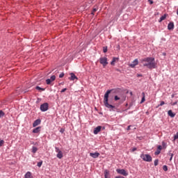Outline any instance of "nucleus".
I'll return each mask as SVG.
<instances>
[{
  "label": "nucleus",
  "instance_id": "nucleus-43",
  "mask_svg": "<svg viewBox=\"0 0 178 178\" xmlns=\"http://www.w3.org/2000/svg\"><path fill=\"white\" fill-rule=\"evenodd\" d=\"M130 127H131V125L128 126L127 130H130Z\"/></svg>",
  "mask_w": 178,
  "mask_h": 178
},
{
  "label": "nucleus",
  "instance_id": "nucleus-40",
  "mask_svg": "<svg viewBox=\"0 0 178 178\" xmlns=\"http://www.w3.org/2000/svg\"><path fill=\"white\" fill-rule=\"evenodd\" d=\"M172 159H173V154H170V161H172Z\"/></svg>",
  "mask_w": 178,
  "mask_h": 178
},
{
  "label": "nucleus",
  "instance_id": "nucleus-24",
  "mask_svg": "<svg viewBox=\"0 0 178 178\" xmlns=\"http://www.w3.org/2000/svg\"><path fill=\"white\" fill-rule=\"evenodd\" d=\"M116 60H118V58H113L111 63V65H115V63L116 62Z\"/></svg>",
  "mask_w": 178,
  "mask_h": 178
},
{
  "label": "nucleus",
  "instance_id": "nucleus-23",
  "mask_svg": "<svg viewBox=\"0 0 178 178\" xmlns=\"http://www.w3.org/2000/svg\"><path fill=\"white\" fill-rule=\"evenodd\" d=\"M97 10H98V7L95 6L92 10V15H94V13H95V12H97Z\"/></svg>",
  "mask_w": 178,
  "mask_h": 178
},
{
  "label": "nucleus",
  "instance_id": "nucleus-45",
  "mask_svg": "<svg viewBox=\"0 0 178 178\" xmlns=\"http://www.w3.org/2000/svg\"><path fill=\"white\" fill-rule=\"evenodd\" d=\"M175 97V95H172V98H174Z\"/></svg>",
  "mask_w": 178,
  "mask_h": 178
},
{
  "label": "nucleus",
  "instance_id": "nucleus-12",
  "mask_svg": "<svg viewBox=\"0 0 178 178\" xmlns=\"http://www.w3.org/2000/svg\"><path fill=\"white\" fill-rule=\"evenodd\" d=\"M41 124V120L38 119L34 121L33 124V127H37V126H38V124Z\"/></svg>",
  "mask_w": 178,
  "mask_h": 178
},
{
  "label": "nucleus",
  "instance_id": "nucleus-15",
  "mask_svg": "<svg viewBox=\"0 0 178 178\" xmlns=\"http://www.w3.org/2000/svg\"><path fill=\"white\" fill-rule=\"evenodd\" d=\"M71 77L70 78V80L74 81L77 79V76L74 74V73H71L70 74Z\"/></svg>",
  "mask_w": 178,
  "mask_h": 178
},
{
  "label": "nucleus",
  "instance_id": "nucleus-14",
  "mask_svg": "<svg viewBox=\"0 0 178 178\" xmlns=\"http://www.w3.org/2000/svg\"><path fill=\"white\" fill-rule=\"evenodd\" d=\"M168 30H173L175 29V24L173 22H170L168 25Z\"/></svg>",
  "mask_w": 178,
  "mask_h": 178
},
{
  "label": "nucleus",
  "instance_id": "nucleus-30",
  "mask_svg": "<svg viewBox=\"0 0 178 178\" xmlns=\"http://www.w3.org/2000/svg\"><path fill=\"white\" fill-rule=\"evenodd\" d=\"M3 144H5V141L3 140H0V147H2V145H3Z\"/></svg>",
  "mask_w": 178,
  "mask_h": 178
},
{
  "label": "nucleus",
  "instance_id": "nucleus-31",
  "mask_svg": "<svg viewBox=\"0 0 178 178\" xmlns=\"http://www.w3.org/2000/svg\"><path fill=\"white\" fill-rule=\"evenodd\" d=\"M42 165V161L38 162L37 164V166H38V168H41Z\"/></svg>",
  "mask_w": 178,
  "mask_h": 178
},
{
  "label": "nucleus",
  "instance_id": "nucleus-18",
  "mask_svg": "<svg viewBox=\"0 0 178 178\" xmlns=\"http://www.w3.org/2000/svg\"><path fill=\"white\" fill-rule=\"evenodd\" d=\"M168 113L170 118H175V116H176V114H175L172 110H169Z\"/></svg>",
  "mask_w": 178,
  "mask_h": 178
},
{
  "label": "nucleus",
  "instance_id": "nucleus-39",
  "mask_svg": "<svg viewBox=\"0 0 178 178\" xmlns=\"http://www.w3.org/2000/svg\"><path fill=\"white\" fill-rule=\"evenodd\" d=\"M67 90V88H63L61 90L60 92H65V91H66Z\"/></svg>",
  "mask_w": 178,
  "mask_h": 178
},
{
  "label": "nucleus",
  "instance_id": "nucleus-6",
  "mask_svg": "<svg viewBox=\"0 0 178 178\" xmlns=\"http://www.w3.org/2000/svg\"><path fill=\"white\" fill-rule=\"evenodd\" d=\"M117 173L119 175H122V176H129V172L126 171L124 169H117Z\"/></svg>",
  "mask_w": 178,
  "mask_h": 178
},
{
  "label": "nucleus",
  "instance_id": "nucleus-35",
  "mask_svg": "<svg viewBox=\"0 0 178 178\" xmlns=\"http://www.w3.org/2000/svg\"><path fill=\"white\" fill-rule=\"evenodd\" d=\"M157 150H159V151H162V146L159 145V146L157 147Z\"/></svg>",
  "mask_w": 178,
  "mask_h": 178
},
{
  "label": "nucleus",
  "instance_id": "nucleus-10",
  "mask_svg": "<svg viewBox=\"0 0 178 178\" xmlns=\"http://www.w3.org/2000/svg\"><path fill=\"white\" fill-rule=\"evenodd\" d=\"M137 65H138V59H135V60L132 62V63H131V64L129 65V66H130L131 67H136V66H137Z\"/></svg>",
  "mask_w": 178,
  "mask_h": 178
},
{
  "label": "nucleus",
  "instance_id": "nucleus-28",
  "mask_svg": "<svg viewBox=\"0 0 178 178\" xmlns=\"http://www.w3.org/2000/svg\"><path fill=\"white\" fill-rule=\"evenodd\" d=\"M163 170H164V172H168V166L167 165H163Z\"/></svg>",
  "mask_w": 178,
  "mask_h": 178
},
{
  "label": "nucleus",
  "instance_id": "nucleus-13",
  "mask_svg": "<svg viewBox=\"0 0 178 178\" xmlns=\"http://www.w3.org/2000/svg\"><path fill=\"white\" fill-rule=\"evenodd\" d=\"M90 156H92V158L96 159L99 156V152H95V153H90Z\"/></svg>",
  "mask_w": 178,
  "mask_h": 178
},
{
  "label": "nucleus",
  "instance_id": "nucleus-29",
  "mask_svg": "<svg viewBox=\"0 0 178 178\" xmlns=\"http://www.w3.org/2000/svg\"><path fill=\"white\" fill-rule=\"evenodd\" d=\"M163 105H165V102L163 101L161 102V104L157 106V108H159V106H163Z\"/></svg>",
  "mask_w": 178,
  "mask_h": 178
},
{
  "label": "nucleus",
  "instance_id": "nucleus-1",
  "mask_svg": "<svg viewBox=\"0 0 178 178\" xmlns=\"http://www.w3.org/2000/svg\"><path fill=\"white\" fill-rule=\"evenodd\" d=\"M142 65L147 69H155L156 67V63H155V58L152 57H147L140 60Z\"/></svg>",
  "mask_w": 178,
  "mask_h": 178
},
{
  "label": "nucleus",
  "instance_id": "nucleus-9",
  "mask_svg": "<svg viewBox=\"0 0 178 178\" xmlns=\"http://www.w3.org/2000/svg\"><path fill=\"white\" fill-rule=\"evenodd\" d=\"M56 79V76L55 75H53L51 76L50 79H47L46 80V84L49 85L51 84V83H52V81H55Z\"/></svg>",
  "mask_w": 178,
  "mask_h": 178
},
{
  "label": "nucleus",
  "instance_id": "nucleus-3",
  "mask_svg": "<svg viewBox=\"0 0 178 178\" xmlns=\"http://www.w3.org/2000/svg\"><path fill=\"white\" fill-rule=\"evenodd\" d=\"M140 158L143 161H145V162H152V157L149 154H142Z\"/></svg>",
  "mask_w": 178,
  "mask_h": 178
},
{
  "label": "nucleus",
  "instance_id": "nucleus-4",
  "mask_svg": "<svg viewBox=\"0 0 178 178\" xmlns=\"http://www.w3.org/2000/svg\"><path fill=\"white\" fill-rule=\"evenodd\" d=\"M114 101H120V104H123L126 101V97L115 95L114 97Z\"/></svg>",
  "mask_w": 178,
  "mask_h": 178
},
{
  "label": "nucleus",
  "instance_id": "nucleus-44",
  "mask_svg": "<svg viewBox=\"0 0 178 178\" xmlns=\"http://www.w3.org/2000/svg\"><path fill=\"white\" fill-rule=\"evenodd\" d=\"M152 3H154V1L150 0V4L152 5Z\"/></svg>",
  "mask_w": 178,
  "mask_h": 178
},
{
  "label": "nucleus",
  "instance_id": "nucleus-20",
  "mask_svg": "<svg viewBox=\"0 0 178 178\" xmlns=\"http://www.w3.org/2000/svg\"><path fill=\"white\" fill-rule=\"evenodd\" d=\"M104 178H110V177H109V170H106L104 171Z\"/></svg>",
  "mask_w": 178,
  "mask_h": 178
},
{
  "label": "nucleus",
  "instance_id": "nucleus-46",
  "mask_svg": "<svg viewBox=\"0 0 178 178\" xmlns=\"http://www.w3.org/2000/svg\"><path fill=\"white\" fill-rule=\"evenodd\" d=\"M115 91H116V92H118V91H119V90H118V89H116Z\"/></svg>",
  "mask_w": 178,
  "mask_h": 178
},
{
  "label": "nucleus",
  "instance_id": "nucleus-27",
  "mask_svg": "<svg viewBox=\"0 0 178 178\" xmlns=\"http://www.w3.org/2000/svg\"><path fill=\"white\" fill-rule=\"evenodd\" d=\"M38 149H37V147H33V149H32V152H33V154H35V152H37Z\"/></svg>",
  "mask_w": 178,
  "mask_h": 178
},
{
  "label": "nucleus",
  "instance_id": "nucleus-38",
  "mask_svg": "<svg viewBox=\"0 0 178 178\" xmlns=\"http://www.w3.org/2000/svg\"><path fill=\"white\" fill-rule=\"evenodd\" d=\"M134 151H137V147H134V148L131 149V152H134Z\"/></svg>",
  "mask_w": 178,
  "mask_h": 178
},
{
  "label": "nucleus",
  "instance_id": "nucleus-26",
  "mask_svg": "<svg viewBox=\"0 0 178 178\" xmlns=\"http://www.w3.org/2000/svg\"><path fill=\"white\" fill-rule=\"evenodd\" d=\"M5 116V113L2 111V110H0V118H3Z\"/></svg>",
  "mask_w": 178,
  "mask_h": 178
},
{
  "label": "nucleus",
  "instance_id": "nucleus-32",
  "mask_svg": "<svg viewBox=\"0 0 178 178\" xmlns=\"http://www.w3.org/2000/svg\"><path fill=\"white\" fill-rule=\"evenodd\" d=\"M159 162V161L158 159H156L154 161V166H158V163Z\"/></svg>",
  "mask_w": 178,
  "mask_h": 178
},
{
  "label": "nucleus",
  "instance_id": "nucleus-25",
  "mask_svg": "<svg viewBox=\"0 0 178 178\" xmlns=\"http://www.w3.org/2000/svg\"><path fill=\"white\" fill-rule=\"evenodd\" d=\"M103 52L104 54H106V52H108V47H103Z\"/></svg>",
  "mask_w": 178,
  "mask_h": 178
},
{
  "label": "nucleus",
  "instance_id": "nucleus-36",
  "mask_svg": "<svg viewBox=\"0 0 178 178\" xmlns=\"http://www.w3.org/2000/svg\"><path fill=\"white\" fill-rule=\"evenodd\" d=\"M63 76H65V74L63 72L60 74V75H59L60 79H62L63 77Z\"/></svg>",
  "mask_w": 178,
  "mask_h": 178
},
{
  "label": "nucleus",
  "instance_id": "nucleus-5",
  "mask_svg": "<svg viewBox=\"0 0 178 178\" xmlns=\"http://www.w3.org/2000/svg\"><path fill=\"white\" fill-rule=\"evenodd\" d=\"M56 149V152H57V158H58V159H62L63 158V153L62 152V151L59 149V147H55Z\"/></svg>",
  "mask_w": 178,
  "mask_h": 178
},
{
  "label": "nucleus",
  "instance_id": "nucleus-21",
  "mask_svg": "<svg viewBox=\"0 0 178 178\" xmlns=\"http://www.w3.org/2000/svg\"><path fill=\"white\" fill-rule=\"evenodd\" d=\"M142 95H143V97H142L140 104H143V103L145 102V93L142 92Z\"/></svg>",
  "mask_w": 178,
  "mask_h": 178
},
{
  "label": "nucleus",
  "instance_id": "nucleus-16",
  "mask_svg": "<svg viewBox=\"0 0 178 178\" xmlns=\"http://www.w3.org/2000/svg\"><path fill=\"white\" fill-rule=\"evenodd\" d=\"M24 178H33V175H31V172H27L24 175Z\"/></svg>",
  "mask_w": 178,
  "mask_h": 178
},
{
  "label": "nucleus",
  "instance_id": "nucleus-8",
  "mask_svg": "<svg viewBox=\"0 0 178 178\" xmlns=\"http://www.w3.org/2000/svg\"><path fill=\"white\" fill-rule=\"evenodd\" d=\"M99 62L101 65H103V66L105 67L108 65V58H106V57L100 58Z\"/></svg>",
  "mask_w": 178,
  "mask_h": 178
},
{
  "label": "nucleus",
  "instance_id": "nucleus-19",
  "mask_svg": "<svg viewBox=\"0 0 178 178\" xmlns=\"http://www.w3.org/2000/svg\"><path fill=\"white\" fill-rule=\"evenodd\" d=\"M41 127H38L33 130V133H40Z\"/></svg>",
  "mask_w": 178,
  "mask_h": 178
},
{
  "label": "nucleus",
  "instance_id": "nucleus-17",
  "mask_svg": "<svg viewBox=\"0 0 178 178\" xmlns=\"http://www.w3.org/2000/svg\"><path fill=\"white\" fill-rule=\"evenodd\" d=\"M167 17H168V14H165L164 15L161 16L160 17V19L159 20V23H161V22H163V20H165V19H166Z\"/></svg>",
  "mask_w": 178,
  "mask_h": 178
},
{
  "label": "nucleus",
  "instance_id": "nucleus-41",
  "mask_svg": "<svg viewBox=\"0 0 178 178\" xmlns=\"http://www.w3.org/2000/svg\"><path fill=\"white\" fill-rule=\"evenodd\" d=\"M177 102H175L172 104V106H175V105H177Z\"/></svg>",
  "mask_w": 178,
  "mask_h": 178
},
{
  "label": "nucleus",
  "instance_id": "nucleus-7",
  "mask_svg": "<svg viewBox=\"0 0 178 178\" xmlns=\"http://www.w3.org/2000/svg\"><path fill=\"white\" fill-rule=\"evenodd\" d=\"M48 108H49L48 103H44L40 106V111L42 112H47V111H48Z\"/></svg>",
  "mask_w": 178,
  "mask_h": 178
},
{
  "label": "nucleus",
  "instance_id": "nucleus-22",
  "mask_svg": "<svg viewBox=\"0 0 178 178\" xmlns=\"http://www.w3.org/2000/svg\"><path fill=\"white\" fill-rule=\"evenodd\" d=\"M35 89L38 90V91H45V88H41L40 86H36Z\"/></svg>",
  "mask_w": 178,
  "mask_h": 178
},
{
  "label": "nucleus",
  "instance_id": "nucleus-11",
  "mask_svg": "<svg viewBox=\"0 0 178 178\" xmlns=\"http://www.w3.org/2000/svg\"><path fill=\"white\" fill-rule=\"evenodd\" d=\"M101 129H102V127L101 126H98L96 128H95L93 133L94 134H98V133H99V131H101Z\"/></svg>",
  "mask_w": 178,
  "mask_h": 178
},
{
  "label": "nucleus",
  "instance_id": "nucleus-34",
  "mask_svg": "<svg viewBox=\"0 0 178 178\" xmlns=\"http://www.w3.org/2000/svg\"><path fill=\"white\" fill-rule=\"evenodd\" d=\"M155 155H159L160 154H161V150H156V152H155Z\"/></svg>",
  "mask_w": 178,
  "mask_h": 178
},
{
  "label": "nucleus",
  "instance_id": "nucleus-33",
  "mask_svg": "<svg viewBox=\"0 0 178 178\" xmlns=\"http://www.w3.org/2000/svg\"><path fill=\"white\" fill-rule=\"evenodd\" d=\"M178 139V132L174 136V140Z\"/></svg>",
  "mask_w": 178,
  "mask_h": 178
},
{
  "label": "nucleus",
  "instance_id": "nucleus-2",
  "mask_svg": "<svg viewBox=\"0 0 178 178\" xmlns=\"http://www.w3.org/2000/svg\"><path fill=\"white\" fill-rule=\"evenodd\" d=\"M113 91V90H108L104 94V104L106 108H108V109H114L115 106L112 104H109V94H111Z\"/></svg>",
  "mask_w": 178,
  "mask_h": 178
},
{
  "label": "nucleus",
  "instance_id": "nucleus-37",
  "mask_svg": "<svg viewBox=\"0 0 178 178\" xmlns=\"http://www.w3.org/2000/svg\"><path fill=\"white\" fill-rule=\"evenodd\" d=\"M60 132L62 133V134L65 133V129L61 128V129H60Z\"/></svg>",
  "mask_w": 178,
  "mask_h": 178
},
{
  "label": "nucleus",
  "instance_id": "nucleus-42",
  "mask_svg": "<svg viewBox=\"0 0 178 178\" xmlns=\"http://www.w3.org/2000/svg\"><path fill=\"white\" fill-rule=\"evenodd\" d=\"M162 145L163 147H165V145H166V143H165V142H162Z\"/></svg>",
  "mask_w": 178,
  "mask_h": 178
}]
</instances>
